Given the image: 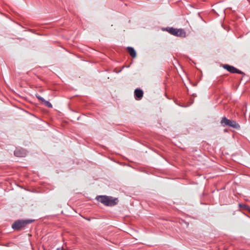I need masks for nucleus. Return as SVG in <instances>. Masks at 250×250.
Returning <instances> with one entry per match:
<instances>
[{
	"instance_id": "f257e3e1",
	"label": "nucleus",
	"mask_w": 250,
	"mask_h": 250,
	"mask_svg": "<svg viewBox=\"0 0 250 250\" xmlns=\"http://www.w3.org/2000/svg\"><path fill=\"white\" fill-rule=\"evenodd\" d=\"M96 199L106 206L112 207L117 205L118 202L117 198H114L112 196L106 195L97 196Z\"/></svg>"
},
{
	"instance_id": "f03ea898",
	"label": "nucleus",
	"mask_w": 250,
	"mask_h": 250,
	"mask_svg": "<svg viewBox=\"0 0 250 250\" xmlns=\"http://www.w3.org/2000/svg\"><path fill=\"white\" fill-rule=\"evenodd\" d=\"M164 31H167L170 34L176 37L185 38L187 36V34L184 29L180 28L177 29L173 27H167L163 29Z\"/></svg>"
},
{
	"instance_id": "7ed1b4c3",
	"label": "nucleus",
	"mask_w": 250,
	"mask_h": 250,
	"mask_svg": "<svg viewBox=\"0 0 250 250\" xmlns=\"http://www.w3.org/2000/svg\"><path fill=\"white\" fill-rule=\"evenodd\" d=\"M32 220H18L16 221L12 225V228L15 230H20L24 228L26 225L31 223Z\"/></svg>"
},
{
	"instance_id": "20e7f679",
	"label": "nucleus",
	"mask_w": 250,
	"mask_h": 250,
	"mask_svg": "<svg viewBox=\"0 0 250 250\" xmlns=\"http://www.w3.org/2000/svg\"><path fill=\"white\" fill-rule=\"evenodd\" d=\"M223 126L231 127L235 129H239L240 125L235 121L228 119L226 117H223L220 122Z\"/></svg>"
},
{
	"instance_id": "39448f33",
	"label": "nucleus",
	"mask_w": 250,
	"mask_h": 250,
	"mask_svg": "<svg viewBox=\"0 0 250 250\" xmlns=\"http://www.w3.org/2000/svg\"><path fill=\"white\" fill-rule=\"evenodd\" d=\"M223 67L230 73L245 75V73L237 69L233 66L229 65V64H224L223 65Z\"/></svg>"
},
{
	"instance_id": "423d86ee",
	"label": "nucleus",
	"mask_w": 250,
	"mask_h": 250,
	"mask_svg": "<svg viewBox=\"0 0 250 250\" xmlns=\"http://www.w3.org/2000/svg\"><path fill=\"white\" fill-rule=\"evenodd\" d=\"M14 155L16 157H24L26 155V151L25 149L22 148H17L14 151Z\"/></svg>"
},
{
	"instance_id": "0eeeda50",
	"label": "nucleus",
	"mask_w": 250,
	"mask_h": 250,
	"mask_svg": "<svg viewBox=\"0 0 250 250\" xmlns=\"http://www.w3.org/2000/svg\"><path fill=\"white\" fill-rule=\"evenodd\" d=\"M135 98L137 100H140L143 96V91L142 89L137 88L134 91Z\"/></svg>"
},
{
	"instance_id": "6e6552de",
	"label": "nucleus",
	"mask_w": 250,
	"mask_h": 250,
	"mask_svg": "<svg viewBox=\"0 0 250 250\" xmlns=\"http://www.w3.org/2000/svg\"><path fill=\"white\" fill-rule=\"evenodd\" d=\"M127 50H128V53H129L130 55L132 58H135L136 57V51L135 50V49L133 47L128 46V47H127Z\"/></svg>"
},
{
	"instance_id": "1a4fd4ad",
	"label": "nucleus",
	"mask_w": 250,
	"mask_h": 250,
	"mask_svg": "<svg viewBox=\"0 0 250 250\" xmlns=\"http://www.w3.org/2000/svg\"><path fill=\"white\" fill-rule=\"evenodd\" d=\"M43 104L47 107H49V108H52V104L48 101H44V102H43Z\"/></svg>"
},
{
	"instance_id": "9d476101",
	"label": "nucleus",
	"mask_w": 250,
	"mask_h": 250,
	"mask_svg": "<svg viewBox=\"0 0 250 250\" xmlns=\"http://www.w3.org/2000/svg\"><path fill=\"white\" fill-rule=\"evenodd\" d=\"M239 206L241 208H243L244 209H245V210H248V208H249V206L245 205V204H240L239 205Z\"/></svg>"
},
{
	"instance_id": "9b49d317",
	"label": "nucleus",
	"mask_w": 250,
	"mask_h": 250,
	"mask_svg": "<svg viewBox=\"0 0 250 250\" xmlns=\"http://www.w3.org/2000/svg\"><path fill=\"white\" fill-rule=\"evenodd\" d=\"M37 98L40 100L41 102H42V103H43V102H44V101H45V100L41 96L39 95H36Z\"/></svg>"
},
{
	"instance_id": "f8f14e48",
	"label": "nucleus",
	"mask_w": 250,
	"mask_h": 250,
	"mask_svg": "<svg viewBox=\"0 0 250 250\" xmlns=\"http://www.w3.org/2000/svg\"><path fill=\"white\" fill-rule=\"evenodd\" d=\"M57 250H65L63 247H59L57 249Z\"/></svg>"
},
{
	"instance_id": "ddd939ff",
	"label": "nucleus",
	"mask_w": 250,
	"mask_h": 250,
	"mask_svg": "<svg viewBox=\"0 0 250 250\" xmlns=\"http://www.w3.org/2000/svg\"><path fill=\"white\" fill-rule=\"evenodd\" d=\"M248 211H249L250 212V207H249V208H248Z\"/></svg>"
}]
</instances>
